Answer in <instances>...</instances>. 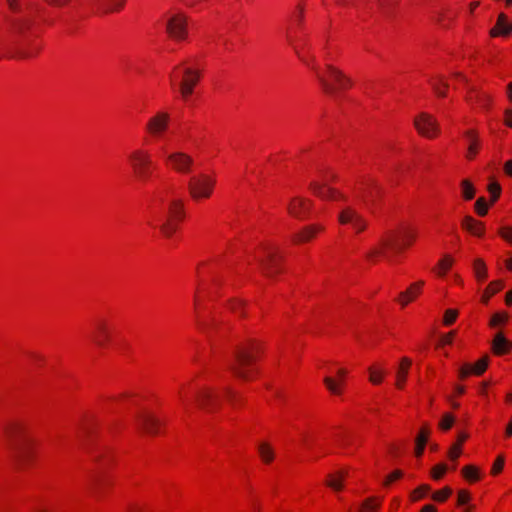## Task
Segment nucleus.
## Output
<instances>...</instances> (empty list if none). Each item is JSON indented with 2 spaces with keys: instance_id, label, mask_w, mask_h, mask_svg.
Returning a JSON list of instances; mask_svg holds the SVG:
<instances>
[{
  "instance_id": "b1692460",
  "label": "nucleus",
  "mask_w": 512,
  "mask_h": 512,
  "mask_svg": "<svg viewBox=\"0 0 512 512\" xmlns=\"http://www.w3.org/2000/svg\"><path fill=\"white\" fill-rule=\"evenodd\" d=\"M312 208V200L301 196H295L289 201L287 211L291 217L304 221L310 218Z\"/></svg>"
},
{
  "instance_id": "6ab92c4d",
  "label": "nucleus",
  "mask_w": 512,
  "mask_h": 512,
  "mask_svg": "<svg viewBox=\"0 0 512 512\" xmlns=\"http://www.w3.org/2000/svg\"><path fill=\"white\" fill-rule=\"evenodd\" d=\"M172 118L168 111L159 110L148 118L144 131L152 139H162L170 128Z\"/></svg>"
},
{
  "instance_id": "864d4df0",
  "label": "nucleus",
  "mask_w": 512,
  "mask_h": 512,
  "mask_svg": "<svg viewBox=\"0 0 512 512\" xmlns=\"http://www.w3.org/2000/svg\"><path fill=\"white\" fill-rule=\"evenodd\" d=\"M259 456L265 464H270L274 460V451L268 443L259 445Z\"/></svg>"
},
{
  "instance_id": "603ef678",
  "label": "nucleus",
  "mask_w": 512,
  "mask_h": 512,
  "mask_svg": "<svg viewBox=\"0 0 512 512\" xmlns=\"http://www.w3.org/2000/svg\"><path fill=\"white\" fill-rule=\"evenodd\" d=\"M453 490L450 486H445L432 493L431 498L438 503H445L452 495Z\"/></svg>"
},
{
  "instance_id": "37998d69",
  "label": "nucleus",
  "mask_w": 512,
  "mask_h": 512,
  "mask_svg": "<svg viewBox=\"0 0 512 512\" xmlns=\"http://www.w3.org/2000/svg\"><path fill=\"white\" fill-rule=\"evenodd\" d=\"M381 505V497L370 496L362 501L358 512H380Z\"/></svg>"
},
{
  "instance_id": "7c9ffc66",
  "label": "nucleus",
  "mask_w": 512,
  "mask_h": 512,
  "mask_svg": "<svg viewBox=\"0 0 512 512\" xmlns=\"http://www.w3.org/2000/svg\"><path fill=\"white\" fill-rule=\"evenodd\" d=\"M425 282L423 280L416 281L412 283L405 291L401 292L396 301L402 306L405 307L409 303L413 302L417 299V297L422 293Z\"/></svg>"
},
{
  "instance_id": "69168bd1",
  "label": "nucleus",
  "mask_w": 512,
  "mask_h": 512,
  "mask_svg": "<svg viewBox=\"0 0 512 512\" xmlns=\"http://www.w3.org/2000/svg\"><path fill=\"white\" fill-rule=\"evenodd\" d=\"M454 422L455 417L451 413H446L439 422V428L443 431H448L452 428Z\"/></svg>"
},
{
  "instance_id": "9d476101",
  "label": "nucleus",
  "mask_w": 512,
  "mask_h": 512,
  "mask_svg": "<svg viewBox=\"0 0 512 512\" xmlns=\"http://www.w3.org/2000/svg\"><path fill=\"white\" fill-rule=\"evenodd\" d=\"M317 176L321 179L312 180L309 183V191L317 198L324 201L347 203L349 197L337 188L330 187L329 182L336 183L338 175L329 167H318Z\"/></svg>"
},
{
  "instance_id": "5fc2aeb1",
  "label": "nucleus",
  "mask_w": 512,
  "mask_h": 512,
  "mask_svg": "<svg viewBox=\"0 0 512 512\" xmlns=\"http://www.w3.org/2000/svg\"><path fill=\"white\" fill-rule=\"evenodd\" d=\"M431 435V428L428 423H423L418 431L415 438V444L427 445L429 437Z\"/></svg>"
},
{
  "instance_id": "a18cd8bd",
  "label": "nucleus",
  "mask_w": 512,
  "mask_h": 512,
  "mask_svg": "<svg viewBox=\"0 0 512 512\" xmlns=\"http://www.w3.org/2000/svg\"><path fill=\"white\" fill-rule=\"evenodd\" d=\"M218 393L220 398L222 399L224 397L233 408H240L244 405V398L242 395L230 388H226L223 391V394H221L219 391Z\"/></svg>"
},
{
  "instance_id": "7ed1b4c3",
  "label": "nucleus",
  "mask_w": 512,
  "mask_h": 512,
  "mask_svg": "<svg viewBox=\"0 0 512 512\" xmlns=\"http://www.w3.org/2000/svg\"><path fill=\"white\" fill-rule=\"evenodd\" d=\"M303 20L304 6L300 3L292 14L287 28V39L294 46L298 57L314 70L324 93L335 94L350 89L352 82L341 70L330 64H327L323 69L317 67L314 64V56H309L305 47H300L298 42L301 40L300 32Z\"/></svg>"
},
{
  "instance_id": "2eb2a0df",
  "label": "nucleus",
  "mask_w": 512,
  "mask_h": 512,
  "mask_svg": "<svg viewBox=\"0 0 512 512\" xmlns=\"http://www.w3.org/2000/svg\"><path fill=\"white\" fill-rule=\"evenodd\" d=\"M352 193L356 199L375 204L381 199L383 190L374 178L360 176L353 186Z\"/></svg>"
},
{
  "instance_id": "c85d7f7f",
  "label": "nucleus",
  "mask_w": 512,
  "mask_h": 512,
  "mask_svg": "<svg viewBox=\"0 0 512 512\" xmlns=\"http://www.w3.org/2000/svg\"><path fill=\"white\" fill-rule=\"evenodd\" d=\"M463 137L467 142V151L465 158L468 161H473L480 153L482 148V142L479 136V132L475 128L467 129L463 132Z\"/></svg>"
},
{
  "instance_id": "412c9836",
  "label": "nucleus",
  "mask_w": 512,
  "mask_h": 512,
  "mask_svg": "<svg viewBox=\"0 0 512 512\" xmlns=\"http://www.w3.org/2000/svg\"><path fill=\"white\" fill-rule=\"evenodd\" d=\"M98 428L99 422L97 416L91 412L84 413L78 424L77 439L84 447L89 446L95 439Z\"/></svg>"
},
{
  "instance_id": "393cba45",
  "label": "nucleus",
  "mask_w": 512,
  "mask_h": 512,
  "mask_svg": "<svg viewBox=\"0 0 512 512\" xmlns=\"http://www.w3.org/2000/svg\"><path fill=\"white\" fill-rule=\"evenodd\" d=\"M117 462L115 451L111 447L98 448L93 455L94 467L92 470L111 472Z\"/></svg>"
},
{
  "instance_id": "49530a36",
  "label": "nucleus",
  "mask_w": 512,
  "mask_h": 512,
  "mask_svg": "<svg viewBox=\"0 0 512 512\" xmlns=\"http://www.w3.org/2000/svg\"><path fill=\"white\" fill-rule=\"evenodd\" d=\"M368 373L370 383L380 385L384 380L386 371L379 363H374L368 368Z\"/></svg>"
},
{
  "instance_id": "6e6d98bb",
  "label": "nucleus",
  "mask_w": 512,
  "mask_h": 512,
  "mask_svg": "<svg viewBox=\"0 0 512 512\" xmlns=\"http://www.w3.org/2000/svg\"><path fill=\"white\" fill-rule=\"evenodd\" d=\"M487 191L490 194V204L494 205L501 196L502 187L497 181H493L488 184Z\"/></svg>"
},
{
  "instance_id": "aec40b11",
  "label": "nucleus",
  "mask_w": 512,
  "mask_h": 512,
  "mask_svg": "<svg viewBox=\"0 0 512 512\" xmlns=\"http://www.w3.org/2000/svg\"><path fill=\"white\" fill-rule=\"evenodd\" d=\"M413 125L421 137L429 140L438 138L441 133L437 119L427 112H421L416 115L413 120Z\"/></svg>"
},
{
  "instance_id": "1a4fd4ad",
  "label": "nucleus",
  "mask_w": 512,
  "mask_h": 512,
  "mask_svg": "<svg viewBox=\"0 0 512 512\" xmlns=\"http://www.w3.org/2000/svg\"><path fill=\"white\" fill-rule=\"evenodd\" d=\"M126 162L132 177L143 184L150 182L159 169L152 151L143 145L133 148L127 154Z\"/></svg>"
},
{
  "instance_id": "79ce46f5",
  "label": "nucleus",
  "mask_w": 512,
  "mask_h": 512,
  "mask_svg": "<svg viewBox=\"0 0 512 512\" xmlns=\"http://www.w3.org/2000/svg\"><path fill=\"white\" fill-rule=\"evenodd\" d=\"M473 273L478 283H484L488 279V269L482 258H476L472 264Z\"/></svg>"
},
{
  "instance_id": "39448f33",
  "label": "nucleus",
  "mask_w": 512,
  "mask_h": 512,
  "mask_svg": "<svg viewBox=\"0 0 512 512\" xmlns=\"http://www.w3.org/2000/svg\"><path fill=\"white\" fill-rule=\"evenodd\" d=\"M264 353L263 344L249 338L237 345L231 371L234 376L245 381H252L258 375V362Z\"/></svg>"
},
{
  "instance_id": "a878e982",
  "label": "nucleus",
  "mask_w": 512,
  "mask_h": 512,
  "mask_svg": "<svg viewBox=\"0 0 512 512\" xmlns=\"http://www.w3.org/2000/svg\"><path fill=\"white\" fill-rule=\"evenodd\" d=\"M193 163L192 157L184 152L170 153L165 159V165L180 174H189Z\"/></svg>"
},
{
  "instance_id": "9b49d317",
  "label": "nucleus",
  "mask_w": 512,
  "mask_h": 512,
  "mask_svg": "<svg viewBox=\"0 0 512 512\" xmlns=\"http://www.w3.org/2000/svg\"><path fill=\"white\" fill-rule=\"evenodd\" d=\"M381 238L396 262L398 257L415 243L417 232L411 226L401 225L386 231Z\"/></svg>"
},
{
  "instance_id": "f03ea898",
  "label": "nucleus",
  "mask_w": 512,
  "mask_h": 512,
  "mask_svg": "<svg viewBox=\"0 0 512 512\" xmlns=\"http://www.w3.org/2000/svg\"><path fill=\"white\" fill-rule=\"evenodd\" d=\"M157 400L146 395L125 391L104 395L100 399L102 410L114 413L121 409L135 408L134 426L144 436L157 437L164 431L165 423L153 411Z\"/></svg>"
},
{
  "instance_id": "4468645a",
  "label": "nucleus",
  "mask_w": 512,
  "mask_h": 512,
  "mask_svg": "<svg viewBox=\"0 0 512 512\" xmlns=\"http://www.w3.org/2000/svg\"><path fill=\"white\" fill-rule=\"evenodd\" d=\"M263 256L260 260L262 273L267 277H276L285 270L284 254L279 247L268 245L262 248Z\"/></svg>"
},
{
  "instance_id": "0e129e2a",
  "label": "nucleus",
  "mask_w": 512,
  "mask_h": 512,
  "mask_svg": "<svg viewBox=\"0 0 512 512\" xmlns=\"http://www.w3.org/2000/svg\"><path fill=\"white\" fill-rule=\"evenodd\" d=\"M399 0H378V5L385 15H390Z\"/></svg>"
},
{
  "instance_id": "f3484780",
  "label": "nucleus",
  "mask_w": 512,
  "mask_h": 512,
  "mask_svg": "<svg viewBox=\"0 0 512 512\" xmlns=\"http://www.w3.org/2000/svg\"><path fill=\"white\" fill-rule=\"evenodd\" d=\"M216 185V179L207 174H200L190 178L188 190L191 198L195 202H201L209 199Z\"/></svg>"
},
{
  "instance_id": "6e6552de",
  "label": "nucleus",
  "mask_w": 512,
  "mask_h": 512,
  "mask_svg": "<svg viewBox=\"0 0 512 512\" xmlns=\"http://www.w3.org/2000/svg\"><path fill=\"white\" fill-rule=\"evenodd\" d=\"M196 393L197 405L209 412L218 410L221 406V398L218 390L210 387L199 388L195 379L183 383L178 390V400L183 410L188 413L192 408V396Z\"/></svg>"
},
{
  "instance_id": "c03bdc74",
  "label": "nucleus",
  "mask_w": 512,
  "mask_h": 512,
  "mask_svg": "<svg viewBox=\"0 0 512 512\" xmlns=\"http://www.w3.org/2000/svg\"><path fill=\"white\" fill-rule=\"evenodd\" d=\"M505 284L503 280H494L491 281L487 287L485 288L483 295L481 297V301L484 304H487L489 300L496 295L498 292H500L504 288Z\"/></svg>"
},
{
  "instance_id": "473e14b6",
  "label": "nucleus",
  "mask_w": 512,
  "mask_h": 512,
  "mask_svg": "<svg viewBox=\"0 0 512 512\" xmlns=\"http://www.w3.org/2000/svg\"><path fill=\"white\" fill-rule=\"evenodd\" d=\"M458 14L455 8H443L437 12L434 22L441 29H450L454 26Z\"/></svg>"
},
{
  "instance_id": "e433bc0d",
  "label": "nucleus",
  "mask_w": 512,
  "mask_h": 512,
  "mask_svg": "<svg viewBox=\"0 0 512 512\" xmlns=\"http://www.w3.org/2000/svg\"><path fill=\"white\" fill-rule=\"evenodd\" d=\"M127 0H96L98 11L104 14L116 13L123 10Z\"/></svg>"
},
{
  "instance_id": "a19ab883",
  "label": "nucleus",
  "mask_w": 512,
  "mask_h": 512,
  "mask_svg": "<svg viewBox=\"0 0 512 512\" xmlns=\"http://www.w3.org/2000/svg\"><path fill=\"white\" fill-rule=\"evenodd\" d=\"M345 473L343 471H336L329 473L326 477L325 484L327 487L335 492H339L344 487Z\"/></svg>"
},
{
  "instance_id": "bb28decb",
  "label": "nucleus",
  "mask_w": 512,
  "mask_h": 512,
  "mask_svg": "<svg viewBox=\"0 0 512 512\" xmlns=\"http://www.w3.org/2000/svg\"><path fill=\"white\" fill-rule=\"evenodd\" d=\"M490 364V356L488 354L483 355L479 360L475 363H464L461 365L458 378L463 381L470 376H482L486 370L488 369Z\"/></svg>"
},
{
  "instance_id": "58836bf2",
  "label": "nucleus",
  "mask_w": 512,
  "mask_h": 512,
  "mask_svg": "<svg viewBox=\"0 0 512 512\" xmlns=\"http://www.w3.org/2000/svg\"><path fill=\"white\" fill-rule=\"evenodd\" d=\"M461 476L469 484H475L482 480V473L478 466L474 464H468L462 467Z\"/></svg>"
},
{
  "instance_id": "dca6fc26",
  "label": "nucleus",
  "mask_w": 512,
  "mask_h": 512,
  "mask_svg": "<svg viewBox=\"0 0 512 512\" xmlns=\"http://www.w3.org/2000/svg\"><path fill=\"white\" fill-rule=\"evenodd\" d=\"M165 33L174 43L186 42L189 37L188 17L182 12L170 14L166 20Z\"/></svg>"
},
{
  "instance_id": "72a5a7b5",
  "label": "nucleus",
  "mask_w": 512,
  "mask_h": 512,
  "mask_svg": "<svg viewBox=\"0 0 512 512\" xmlns=\"http://www.w3.org/2000/svg\"><path fill=\"white\" fill-rule=\"evenodd\" d=\"M512 351V341L508 340L503 332H498L491 342V352L495 356H504Z\"/></svg>"
},
{
  "instance_id": "423d86ee",
  "label": "nucleus",
  "mask_w": 512,
  "mask_h": 512,
  "mask_svg": "<svg viewBox=\"0 0 512 512\" xmlns=\"http://www.w3.org/2000/svg\"><path fill=\"white\" fill-rule=\"evenodd\" d=\"M204 76V64L198 58H187L174 66L170 73L171 85L177 86L180 98L187 103Z\"/></svg>"
},
{
  "instance_id": "052dcab7",
  "label": "nucleus",
  "mask_w": 512,
  "mask_h": 512,
  "mask_svg": "<svg viewBox=\"0 0 512 512\" xmlns=\"http://www.w3.org/2000/svg\"><path fill=\"white\" fill-rule=\"evenodd\" d=\"M456 335V330H451L450 332L443 334L436 345V349H441L444 348L445 346L452 345Z\"/></svg>"
},
{
  "instance_id": "3c124183",
  "label": "nucleus",
  "mask_w": 512,
  "mask_h": 512,
  "mask_svg": "<svg viewBox=\"0 0 512 512\" xmlns=\"http://www.w3.org/2000/svg\"><path fill=\"white\" fill-rule=\"evenodd\" d=\"M509 320V314L506 311H499L494 313L489 321L490 328H496L505 325Z\"/></svg>"
},
{
  "instance_id": "de8ad7c7",
  "label": "nucleus",
  "mask_w": 512,
  "mask_h": 512,
  "mask_svg": "<svg viewBox=\"0 0 512 512\" xmlns=\"http://www.w3.org/2000/svg\"><path fill=\"white\" fill-rule=\"evenodd\" d=\"M454 259L451 255H444L434 267V271L439 277H444L452 268Z\"/></svg>"
},
{
  "instance_id": "680f3d73",
  "label": "nucleus",
  "mask_w": 512,
  "mask_h": 512,
  "mask_svg": "<svg viewBox=\"0 0 512 512\" xmlns=\"http://www.w3.org/2000/svg\"><path fill=\"white\" fill-rule=\"evenodd\" d=\"M459 312L457 309H446L443 315V325L444 326H451L453 325L457 318H458Z\"/></svg>"
},
{
  "instance_id": "8fccbe9b",
  "label": "nucleus",
  "mask_w": 512,
  "mask_h": 512,
  "mask_svg": "<svg viewBox=\"0 0 512 512\" xmlns=\"http://www.w3.org/2000/svg\"><path fill=\"white\" fill-rule=\"evenodd\" d=\"M430 491L431 486L429 484H421L410 493V500L412 502H418L426 498Z\"/></svg>"
},
{
  "instance_id": "09e8293b",
  "label": "nucleus",
  "mask_w": 512,
  "mask_h": 512,
  "mask_svg": "<svg viewBox=\"0 0 512 512\" xmlns=\"http://www.w3.org/2000/svg\"><path fill=\"white\" fill-rule=\"evenodd\" d=\"M461 197L465 201H471L476 195V188L471 180L463 179L460 182Z\"/></svg>"
},
{
  "instance_id": "774afa93",
  "label": "nucleus",
  "mask_w": 512,
  "mask_h": 512,
  "mask_svg": "<svg viewBox=\"0 0 512 512\" xmlns=\"http://www.w3.org/2000/svg\"><path fill=\"white\" fill-rule=\"evenodd\" d=\"M403 471L400 470V469H396L394 471H392L390 474L387 475V477L385 478L384 480V486L388 487L390 486L391 484H393L394 482L398 481L399 479H401L403 477Z\"/></svg>"
},
{
  "instance_id": "a211bd4d",
  "label": "nucleus",
  "mask_w": 512,
  "mask_h": 512,
  "mask_svg": "<svg viewBox=\"0 0 512 512\" xmlns=\"http://www.w3.org/2000/svg\"><path fill=\"white\" fill-rule=\"evenodd\" d=\"M114 486L112 472L92 470L88 479V490L95 498L107 496Z\"/></svg>"
},
{
  "instance_id": "c756f323",
  "label": "nucleus",
  "mask_w": 512,
  "mask_h": 512,
  "mask_svg": "<svg viewBox=\"0 0 512 512\" xmlns=\"http://www.w3.org/2000/svg\"><path fill=\"white\" fill-rule=\"evenodd\" d=\"M460 225L462 230L468 232L470 235L474 237L483 238L485 236V223L480 220H477L471 215L464 216L463 219L461 220Z\"/></svg>"
},
{
  "instance_id": "4c0bfd02",
  "label": "nucleus",
  "mask_w": 512,
  "mask_h": 512,
  "mask_svg": "<svg viewBox=\"0 0 512 512\" xmlns=\"http://www.w3.org/2000/svg\"><path fill=\"white\" fill-rule=\"evenodd\" d=\"M412 366V361L408 357H403L400 361L397 373H396V387L403 389L407 380L409 370Z\"/></svg>"
},
{
  "instance_id": "338daca9",
  "label": "nucleus",
  "mask_w": 512,
  "mask_h": 512,
  "mask_svg": "<svg viewBox=\"0 0 512 512\" xmlns=\"http://www.w3.org/2000/svg\"><path fill=\"white\" fill-rule=\"evenodd\" d=\"M498 235L512 246V226H502L498 229Z\"/></svg>"
},
{
  "instance_id": "ddd939ff",
  "label": "nucleus",
  "mask_w": 512,
  "mask_h": 512,
  "mask_svg": "<svg viewBox=\"0 0 512 512\" xmlns=\"http://www.w3.org/2000/svg\"><path fill=\"white\" fill-rule=\"evenodd\" d=\"M185 219L186 210L183 200H171L167 207L166 219L159 227L161 235L166 239L172 238L180 230Z\"/></svg>"
},
{
  "instance_id": "20e7f679",
  "label": "nucleus",
  "mask_w": 512,
  "mask_h": 512,
  "mask_svg": "<svg viewBox=\"0 0 512 512\" xmlns=\"http://www.w3.org/2000/svg\"><path fill=\"white\" fill-rule=\"evenodd\" d=\"M4 437L11 458L18 470L34 468L38 461V441L30 434L24 420H11L4 426Z\"/></svg>"
},
{
  "instance_id": "f257e3e1",
  "label": "nucleus",
  "mask_w": 512,
  "mask_h": 512,
  "mask_svg": "<svg viewBox=\"0 0 512 512\" xmlns=\"http://www.w3.org/2000/svg\"><path fill=\"white\" fill-rule=\"evenodd\" d=\"M236 243H231L226 253H234ZM227 254L218 255L198 263L196 267V287L193 298L194 318L197 326L205 331L224 337L232 329L230 315L239 319L248 317L247 301L231 297L207 310L206 302L216 303L228 291L223 278L230 270Z\"/></svg>"
},
{
  "instance_id": "0eeeda50",
  "label": "nucleus",
  "mask_w": 512,
  "mask_h": 512,
  "mask_svg": "<svg viewBox=\"0 0 512 512\" xmlns=\"http://www.w3.org/2000/svg\"><path fill=\"white\" fill-rule=\"evenodd\" d=\"M11 31L17 38V53L20 58H33L40 54L43 43L41 29L30 18L15 17L11 22Z\"/></svg>"
},
{
  "instance_id": "f704fd0d",
  "label": "nucleus",
  "mask_w": 512,
  "mask_h": 512,
  "mask_svg": "<svg viewBox=\"0 0 512 512\" xmlns=\"http://www.w3.org/2000/svg\"><path fill=\"white\" fill-rule=\"evenodd\" d=\"M467 101L475 105L476 107H479L483 110H489L492 107V97L483 91H477V90H470L467 93L466 97Z\"/></svg>"
},
{
  "instance_id": "ea45409f",
  "label": "nucleus",
  "mask_w": 512,
  "mask_h": 512,
  "mask_svg": "<svg viewBox=\"0 0 512 512\" xmlns=\"http://www.w3.org/2000/svg\"><path fill=\"white\" fill-rule=\"evenodd\" d=\"M429 84L439 98H445L449 89V84L443 76H433L429 80Z\"/></svg>"
},
{
  "instance_id": "cd10ccee",
  "label": "nucleus",
  "mask_w": 512,
  "mask_h": 512,
  "mask_svg": "<svg viewBox=\"0 0 512 512\" xmlns=\"http://www.w3.org/2000/svg\"><path fill=\"white\" fill-rule=\"evenodd\" d=\"M348 374L349 370L346 367H339L335 377L326 376L324 378V384L331 394L341 396L344 393Z\"/></svg>"
},
{
  "instance_id": "e2e57ef3",
  "label": "nucleus",
  "mask_w": 512,
  "mask_h": 512,
  "mask_svg": "<svg viewBox=\"0 0 512 512\" xmlns=\"http://www.w3.org/2000/svg\"><path fill=\"white\" fill-rule=\"evenodd\" d=\"M471 499H472V495H471V492L469 490H467V489H460L457 492L456 506L457 507H462V506L468 505L469 502L471 501Z\"/></svg>"
},
{
  "instance_id": "f8f14e48",
  "label": "nucleus",
  "mask_w": 512,
  "mask_h": 512,
  "mask_svg": "<svg viewBox=\"0 0 512 512\" xmlns=\"http://www.w3.org/2000/svg\"><path fill=\"white\" fill-rule=\"evenodd\" d=\"M115 327L116 322L113 313L109 312L98 315L93 322V329L90 335L91 341L98 348H109L113 341Z\"/></svg>"
},
{
  "instance_id": "5701e85b",
  "label": "nucleus",
  "mask_w": 512,
  "mask_h": 512,
  "mask_svg": "<svg viewBox=\"0 0 512 512\" xmlns=\"http://www.w3.org/2000/svg\"><path fill=\"white\" fill-rule=\"evenodd\" d=\"M337 220L340 225H349L356 234L364 232L367 228V221L365 218L351 206L343 208L339 212Z\"/></svg>"
},
{
  "instance_id": "4be33fe9",
  "label": "nucleus",
  "mask_w": 512,
  "mask_h": 512,
  "mask_svg": "<svg viewBox=\"0 0 512 512\" xmlns=\"http://www.w3.org/2000/svg\"><path fill=\"white\" fill-rule=\"evenodd\" d=\"M326 230L322 223H311L302 226L290 235V242L294 246H302L313 243Z\"/></svg>"
},
{
  "instance_id": "13d9d810",
  "label": "nucleus",
  "mask_w": 512,
  "mask_h": 512,
  "mask_svg": "<svg viewBox=\"0 0 512 512\" xmlns=\"http://www.w3.org/2000/svg\"><path fill=\"white\" fill-rule=\"evenodd\" d=\"M490 206L485 197H479L474 204V211L478 216L484 217L488 214Z\"/></svg>"
},
{
  "instance_id": "c9c22d12",
  "label": "nucleus",
  "mask_w": 512,
  "mask_h": 512,
  "mask_svg": "<svg viewBox=\"0 0 512 512\" xmlns=\"http://www.w3.org/2000/svg\"><path fill=\"white\" fill-rule=\"evenodd\" d=\"M509 23H508V16L501 12L496 20L495 25L490 29L489 35L492 38L496 37H502V38H508L509 37Z\"/></svg>"
},
{
  "instance_id": "4d7b16f0",
  "label": "nucleus",
  "mask_w": 512,
  "mask_h": 512,
  "mask_svg": "<svg viewBox=\"0 0 512 512\" xmlns=\"http://www.w3.org/2000/svg\"><path fill=\"white\" fill-rule=\"evenodd\" d=\"M448 469H449V467L446 463H444V462L438 463L431 468L430 476L433 480L439 481L445 476Z\"/></svg>"
},
{
  "instance_id": "2f4dec72",
  "label": "nucleus",
  "mask_w": 512,
  "mask_h": 512,
  "mask_svg": "<svg viewBox=\"0 0 512 512\" xmlns=\"http://www.w3.org/2000/svg\"><path fill=\"white\" fill-rule=\"evenodd\" d=\"M366 260L371 264H376L381 260L385 259L389 262H395L391 256L388 248L383 244V239L380 238L377 245L372 247L365 256Z\"/></svg>"
},
{
  "instance_id": "bf43d9fd",
  "label": "nucleus",
  "mask_w": 512,
  "mask_h": 512,
  "mask_svg": "<svg viewBox=\"0 0 512 512\" xmlns=\"http://www.w3.org/2000/svg\"><path fill=\"white\" fill-rule=\"evenodd\" d=\"M504 466H505V455L499 454L492 464V467L490 470L491 476L496 477V476L500 475L503 472Z\"/></svg>"
}]
</instances>
